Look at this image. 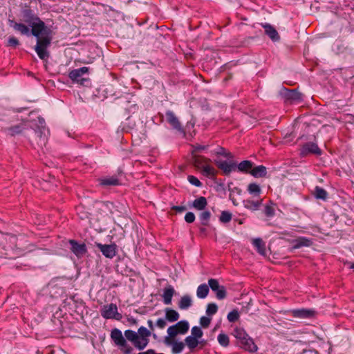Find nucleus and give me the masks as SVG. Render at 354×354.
<instances>
[{"label": "nucleus", "mask_w": 354, "mask_h": 354, "mask_svg": "<svg viewBox=\"0 0 354 354\" xmlns=\"http://www.w3.org/2000/svg\"><path fill=\"white\" fill-rule=\"evenodd\" d=\"M71 248V251L78 257H83L86 252V247L84 243H78L74 240H70L69 241Z\"/></svg>", "instance_id": "10"}, {"label": "nucleus", "mask_w": 354, "mask_h": 354, "mask_svg": "<svg viewBox=\"0 0 354 354\" xmlns=\"http://www.w3.org/2000/svg\"><path fill=\"white\" fill-rule=\"evenodd\" d=\"M164 342L167 346H171L172 353L178 354L183 351L185 344L182 342H176L174 339L170 337H165Z\"/></svg>", "instance_id": "11"}, {"label": "nucleus", "mask_w": 354, "mask_h": 354, "mask_svg": "<svg viewBox=\"0 0 354 354\" xmlns=\"http://www.w3.org/2000/svg\"><path fill=\"white\" fill-rule=\"evenodd\" d=\"M101 315L105 319H115L120 320L122 318V315L118 311V307L116 304H110L104 305L101 309Z\"/></svg>", "instance_id": "4"}, {"label": "nucleus", "mask_w": 354, "mask_h": 354, "mask_svg": "<svg viewBox=\"0 0 354 354\" xmlns=\"http://www.w3.org/2000/svg\"><path fill=\"white\" fill-rule=\"evenodd\" d=\"M261 204V200L260 201H253V200H247L245 201V207L255 211L259 209V206Z\"/></svg>", "instance_id": "32"}, {"label": "nucleus", "mask_w": 354, "mask_h": 354, "mask_svg": "<svg viewBox=\"0 0 354 354\" xmlns=\"http://www.w3.org/2000/svg\"><path fill=\"white\" fill-rule=\"evenodd\" d=\"M207 200L205 197L201 196L195 199L193 202V206L198 210H203L207 206Z\"/></svg>", "instance_id": "29"}, {"label": "nucleus", "mask_w": 354, "mask_h": 354, "mask_svg": "<svg viewBox=\"0 0 354 354\" xmlns=\"http://www.w3.org/2000/svg\"><path fill=\"white\" fill-rule=\"evenodd\" d=\"M96 246L100 249L104 256L106 258L112 259L116 254V245L115 244H102L96 243Z\"/></svg>", "instance_id": "8"}, {"label": "nucleus", "mask_w": 354, "mask_h": 354, "mask_svg": "<svg viewBox=\"0 0 354 354\" xmlns=\"http://www.w3.org/2000/svg\"><path fill=\"white\" fill-rule=\"evenodd\" d=\"M291 315L297 318H310L314 316L315 311L312 310H308V309H296L291 311Z\"/></svg>", "instance_id": "16"}, {"label": "nucleus", "mask_w": 354, "mask_h": 354, "mask_svg": "<svg viewBox=\"0 0 354 354\" xmlns=\"http://www.w3.org/2000/svg\"><path fill=\"white\" fill-rule=\"evenodd\" d=\"M209 293V286L205 284H201L197 288L196 295L200 299L205 298Z\"/></svg>", "instance_id": "30"}, {"label": "nucleus", "mask_w": 354, "mask_h": 354, "mask_svg": "<svg viewBox=\"0 0 354 354\" xmlns=\"http://www.w3.org/2000/svg\"><path fill=\"white\" fill-rule=\"evenodd\" d=\"M156 326L160 328H164L166 326V322L164 319L160 318L156 322Z\"/></svg>", "instance_id": "52"}, {"label": "nucleus", "mask_w": 354, "mask_h": 354, "mask_svg": "<svg viewBox=\"0 0 354 354\" xmlns=\"http://www.w3.org/2000/svg\"><path fill=\"white\" fill-rule=\"evenodd\" d=\"M233 335L234 336L238 339L239 340V342L242 340V339H244L245 337H246L247 336H248V334H246V333L245 332L244 330L241 329V328H236L234 330V332H233Z\"/></svg>", "instance_id": "37"}, {"label": "nucleus", "mask_w": 354, "mask_h": 354, "mask_svg": "<svg viewBox=\"0 0 354 354\" xmlns=\"http://www.w3.org/2000/svg\"><path fill=\"white\" fill-rule=\"evenodd\" d=\"M187 178H188L189 182L192 185H195L196 187H201V183L200 182V180L196 177H195L194 176H189Z\"/></svg>", "instance_id": "47"}, {"label": "nucleus", "mask_w": 354, "mask_h": 354, "mask_svg": "<svg viewBox=\"0 0 354 354\" xmlns=\"http://www.w3.org/2000/svg\"><path fill=\"white\" fill-rule=\"evenodd\" d=\"M185 220L187 223H192L195 220V215L192 212H187L185 214Z\"/></svg>", "instance_id": "48"}, {"label": "nucleus", "mask_w": 354, "mask_h": 354, "mask_svg": "<svg viewBox=\"0 0 354 354\" xmlns=\"http://www.w3.org/2000/svg\"><path fill=\"white\" fill-rule=\"evenodd\" d=\"M166 120L168 123L172 127L173 129L183 132V128L180 121L178 118L176 116L174 113L171 111H167L165 113Z\"/></svg>", "instance_id": "9"}, {"label": "nucleus", "mask_w": 354, "mask_h": 354, "mask_svg": "<svg viewBox=\"0 0 354 354\" xmlns=\"http://www.w3.org/2000/svg\"><path fill=\"white\" fill-rule=\"evenodd\" d=\"M217 310H218V306H216V304H215L214 303L209 304L207 306L206 314L208 316H212V315L216 314Z\"/></svg>", "instance_id": "43"}, {"label": "nucleus", "mask_w": 354, "mask_h": 354, "mask_svg": "<svg viewBox=\"0 0 354 354\" xmlns=\"http://www.w3.org/2000/svg\"><path fill=\"white\" fill-rule=\"evenodd\" d=\"M216 155H220L223 157L227 158L229 159L233 158L234 156L229 151H227L223 147H219L216 151Z\"/></svg>", "instance_id": "39"}, {"label": "nucleus", "mask_w": 354, "mask_h": 354, "mask_svg": "<svg viewBox=\"0 0 354 354\" xmlns=\"http://www.w3.org/2000/svg\"><path fill=\"white\" fill-rule=\"evenodd\" d=\"M138 331L135 332L132 330H127L124 331L125 338L131 342L133 345L135 344L136 340L138 338Z\"/></svg>", "instance_id": "33"}, {"label": "nucleus", "mask_w": 354, "mask_h": 354, "mask_svg": "<svg viewBox=\"0 0 354 354\" xmlns=\"http://www.w3.org/2000/svg\"><path fill=\"white\" fill-rule=\"evenodd\" d=\"M88 71L89 68L88 67L84 66L77 69L72 70L69 73L68 76L73 82H80L81 84H83V81L85 80V79L82 78V76L88 73Z\"/></svg>", "instance_id": "7"}, {"label": "nucleus", "mask_w": 354, "mask_h": 354, "mask_svg": "<svg viewBox=\"0 0 354 354\" xmlns=\"http://www.w3.org/2000/svg\"><path fill=\"white\" fill-rule=\"evenodd\" d=\"M286 95L292 102H299L302 100L301 94L295 90H288Z\"/></svg>", "instance_id": "23"}, {"label": "nucleus", "mask_w": 354, "mask_h": 354, "mask_svg": "<svg viewBox=\"0 0 354 354\" xmlns=\"http://www.w3.org/2000/svg\"><path fill=\"white\" fill-rule=\"evenodd\" d=\"M148 325H149V327L153 330V322L151 320H149L148 321Z\"/></svg>", "instance_id": "57"}, {"label": "nucleus", "mask_w": 354, "mask_h": 354, "mask_svg": "<svg viewBox=\"0 0 354 354\" xmlns=\"http://www.w3.org/2000/svg\"><path fill=\"white\" fill-rule=\"evenodd\" d=\"M9 131L10 132V134L14 136L15 134L21 133L22 131V129L19 126H15L10 128Z\"/></svg>", "instance_id": "49"}, {"label": "nucleus", "mask_w": 354, "mask_h": 354, "mask_svg": "<svg viewBox=\"0 0 354 354\" xmlns=\"http://www.w3.org/2000/svg\"><path fill=\"white\" fill-rule=\"evenodd\" d=\"M0 247L6 250L5 253L1 252V256H4L5 258L9 259L15 258V257L12 254L13 247L11 245L6 246L8 248H6V246L3 245V243H0Z\"/></svg>", "instance_id": "34"}, {"label": "nucleus", "mask_w": 354, "mask_h": 354, "mask_svg": "<svg viewBox=\"0 0 354 354\" xmlns=\"http://www.w3.org/2000/svg\"><path fill=\"white\" fill-rule=\"evenodd\" d=\"M203 335V332L198 326H194L191 330V336L197 339H201Z\"/></svg>", "instance_id": "41"}, {"label": "nucleus", "mask_w": 354, "mask_h": 354, "mask_svg": "<svg viewBox=\"0 0 354 354\" xmlns=\"http://www.w3.org/2000/svg\"><path fill=\"white\" fill-rule=\"evenodd\" d=\"M174 292L175 290L171 286H168L164 289L162 298L165 304L169 305L171 304V300Z\"/></svg>", "instance_id": "19"}, {"label": "nucleus", "mask_w": 354, "mask_h": 354, "mask_svg": "<svg viewBox=\"0 0 354 354\" xmlns=\"http://www.w3.org/2000/svg\"><path fill=\"white\" fill-rule=\"evenodd\" d=\"M218 342L219 344L223 347H227L229 345L230 339L229 337L224 333H221L218 336Z\"/></svg>", "instance_id": "36"}, {"label": "nucleus", "mask_w": 354, "mask_h": 354, "mask_svg": "<svg viewBox=\"0 0 354 354\" xmlns=\"http://www.w3.org/2000/svg\"><path fill=\"white\" fill-rule=\"evenodd\" d=\"M198 342H199L198 345H200L201 347H203V346H205L207 344V341L205 340V339H198Z\"/></svg>", "instance_id": "55"}, {"label": "nucleus", "mask_w": 354, "mask_h": 354, "mask_svg": "<svg viewBox=\"0 0 354 354\" xmlns=\"http://www.w3.org/2000/svg\"><path fill=\"white\" fill-rule=\"evenodd\" d=\"M239 318V313L236 310H233L232 311L230 312L227 315V319L230 322H234L237 321Z\"/></svg>", "instance_id": "44"}, {"label": "nucleus", "mask_w": 354, "mask_h": 354, "mask_svg": "<svg viewBox=\"0 0 354 354\" xmlns=\"http://www.w3.org/2000/svg\"><path fill=\"white\" fill-rule=\"evenodd\" d=\"M264 212L267 216H272L274 214V209L269 205L266 206Z\"/></svg>", "instance_id": "51"}, {"label": "nucleus", "mask_w": 354, "mask_h": 354, "mask_svg": "<svg viewBox=\"0 0 354 354\" xmlns=\"http://www.w3.org/2000/svg\"><path fill=\"white\" fill-rule=\"evenodd\" d=\"M44 123V120L42 119V120H40V124L41 125H43V124Z\"/></svg>", "instance_id": "59"}, {"label": "nucleus", "mask_w": 354, "mask_h": 354, "mask_svg": "<svg viewBox=\"0 0 354 354\" xmlns=\"http://www.w3.org/2000/svg\"><path fill=\"white\" fill-rule=\"evenodd\" d=\"M254 246L257 248L258 252L261 255H266V245L262 239L257 238L252 241Z\"/></svg>", "instance_id": "25"}, {"label": "nucleus", "mask_w": 354, "mask_h": 354, "mask_svg": "<svg viewBox=\"0 0 354 354\" xmlns=\"http://www.w3.org/2000/svg\"><path fill=\"white\" fill-rule=\"evenodd\" d=\"M322 153L321 149L318 147L317 145L313 142H308L305 144L302 149L301 153L306 156L308 153H314L320 155Z\"/></svg>", "instance_id": "12"}, {"label": "nucleus", "mask_w": 354, "mask_h": 354, "mask_svg": "<svg viewBox=\"0 0 354 354\" xmlns=\"http://www.w3.org/2000/svg\"><path fill=\"white\" fill-rule=\"evenodd\" d=\"M351 268L354 269V263L351 266Z\"/></svg>", "instance_id": "60"}, {"label": "nucleus", "mask_w": 354, "mask_h": 354, "mask_svg": "<svg viewBox=\"0 0 354 354\" xmlns=\"http://www.w3.org/2000/svg\"><path fill=\"white\" fill-rule=\"evenodd\" d=\"M18 44H19V41L17 38H15L14 37H9L8 41V46L15 47Z\"/></svg>", "instance_id": "50"}, {"label": "nucleus", "mask_w": 354, "mask_h": 354, "mask_svg": "<svg viewBox=\"0 0 354 354\" xmlns=\"http://www.w3.org/2000/svg\"><path fill=\"white\" fill-rule=\"evenodd\" d=\"M211 213L209 211H203L200 214V220L202 225H207L208 221L210 218Z\"/></svg>", "instance_id": "38"}, {"label": "nucleus", "mask_w": 354, "mask_h": 354, "mask_svg": "<svg viewBox=\"0 0 354 354\" xmlns=\"http://www.w3.org/2000/svg\"><path fill=\"white\" fill-rule=\"evenodd\" d=\"M208 286L212 291L216 292V297L218 299H223L226 296L225 289L223 286H221L218 280L215 279H210L208 280Z\"/></svg>", "instance_id": "6"}, {"label": "nucleus", "mask_w": 354, "mask_h": 354, "mask_svg": "<svg viewBox=\"0 0 354 354\" xmlns=\"http://www.w3.org/2000/svg\"><path fill=\"white\" fill-rule=\"evenodd\" d=\"M102 185H119L118 179L115 176L106 177L100 180Z\"/></svg>", "instance_id": "31"}, {"label": "nucleus", "mask_w": 354, "mask_h": 354, "mask_svg": "<svg viewBox=\"0 0 354 354\" xmlns=\"http://www.w3.org/2000/svg\"><path fill=\"white\" fill-rule=\"evenodd\" d=\"M248 191L250 194L258 196L261 193L259 185L256 183H250L248 187Z\"/></svg>", "instance_id": "35"}, {"label": "nucleus", "mask_w": 354, "mask_h": 354, "mask_svg": "<svg viewBox=\"0 0 354 354\" xmlns=\"http://www.w3.org/2000/svg\"><path fill=\"white\" fill-rule=\"evenodd\" d=\"M185 342L190 351L195 349L199 344L198 339L191 335L185 339Z\"/></svg>", "instance_id": "28"}, {"label": "nucleus", "mask_w": 354, "mask_h": 354, "mask_svg": "<svg viewBox=\"0 0 354 354\" xmlns=\"http://www.w3.org/2000/svg\"><path fill=\"white\" fill-rule=\"evenodd\" d=\"M194 147V149L193 150V153L195 152L199 151L201 150H205L207 148L206 146L200 145H196Z\"/></svg>", "instance_id": "53"}, {"label": "nucleus", "mask_w": 354, "mask_h": 354, "mask_svg": "<svg viewBox=\"0 0 354 354\" xmlns=\"http://www.w3.org/2000/svg\"><path fill=\"white\" fill-rule=\"evenodd\" d=\"M174 209H176L178 212H182V211H184L185 209V207L176 206V207H174Z\"/></svg>", "instance_id": "56"}, {"label": "nucleus", "mask_w": 354, "mask_h": 354, "mask_svg": "<svg viewBox=\"0 0 354 354\" xmlns=\"http://www.w3.org/2000/svg\"><path fill=\"white\" fill-rule=\"evenodd\" d=\"M193 161L194 166L199 170L209 163L212 162V160L209 158L197 155H194Z\"/></svg>", "instance_id": "18"}, {"label": "nucleus", "mask_w": 354, "mask_h": 354, "mask_svg": "<svg viewBox=\"0 0 354 354\" xmlns=\"http://www.w3.org/2000/svg\"><path fill=\"white\" fill-rule=\"evenodd\" d=\"M189 327V323L187 321H180L167 328L168 335L165 337L174 339L178 335H184L188 331Z\"/></svg>", "instance_id": "2"}, {"label": "nucleus", "mask_w": 354, "mask_h": 354, "mask_svg": "<svg viewBox=\"0 0 354 354\" xmlns=\"http://www.w3.org/2000/svg\"><path fill=\"white\" fill-rule=\"evenodd\" d=\"M23 18L24 22L31 26L32 35L37 38L35 50L38 57L42 60L48 59L49 52L47 49L52 41L51 30L31 10H25L23 14Z\"/></svg>", "instance_id": "1"}, {"label": "nucleus", "mask_w": 354, "mask_h": 354, "mask_svg": "<svg viewBox=\"0 0 354 354\" xmlns=\"http://www.w3.org/2000/svg\"><path fill=\"white\" fill-rule=\"evenodd\" d=\"M111 337L113 340L114 343L120 346L124 347L127 345L125 338L123 337L122 332L117 328L113 329L111 331Z\"/></svg>", "instance_id": "14"}, {"label": "nucleus", "mask_w": 354, "mask_h": 354, "mask_svg": "<svg viewBox=\"0 0 354 354\" xmlns=\"http://www.w3.org/2000/svg\"><path fill=\"white\" fill-rule=\"evenodd\" d=\"M211 320H212V319L210 317L203 316V317H201V319H200V324L203 328H207L211 323Z\"/></svg>", "instance_id": "46"}, {"label": "nucleus", "mask_w": 354, "mask_h": 354, "mask_svg": "<svg viewBox=\"0 0 354 354\" xmlns=\"http://www.w3.org/2000/svg\"><path fill=\"white\" fill-rule=\"evenodd\" d=\"M11 23L12 24V28L15 30L19 32L21 35H30V29L25 24H21V23L13 22V21H11Z\"/></svg>", "instance_id": "22"}, {"label": "nucleus", "mask_w": 354, "mask_h": 354, "mask_svg": "<svg viewBox=\"0 0 354 354\" xmlns=\"http://www.w3.org/2000/svg\"><path fill=\"white\" fill-rule=\"evenodd\" d=\"M241 346L246 351L250 352H255L257 351V346L254 344L253 339L247 336L240 342Z\"/></svg>", "instance_id": "17"}, {"label": "nucleus", "mask_w": 354, "mask_h": 354, "mask_svg": "<svg viewBox=\"0 0 354 354\" xmlns=\"http://www.w3.org/2000/svg\"><path fill=\"white\" fill-rule=\"evenodd\" d=\"M151 332L145 327L141 326L138 328V338L136 340L134 346L138 350H143L149 342V337Z\"/></svg>", "instance_id": "3"}, {"label": "nucleus", "mask_w": 354, "mask_h": 354, "mask_svg": "<svg viewBox=\"0 0 354 354\" xmlns=\"http://www.w3.org/2000/svg\"><path fill=\"white\" fill-rule=\"evenodd\" d=\"M214 163L225 175H229L236 169V163L232 160L226 161L216 159L214 160Z\"/></svg>", "instance_id": "5"}, {"label": "nucleus", "mask_w": 354, "mask_h": 354, "mask_svg": "<svg viewBox=\"0 0 354 354\" xmlns=\"http://www.w3.org/2000/svg\"><path fill=\"white\" fill-rule=\"evenodd\" d=\"M138 354H155V351L153 349H149L145 352H140Z\"/></svg>", "instance_id": "54"}, {"label": "nucleus", "mask_w": 354, "mask_h": 354, "mask_svg": "<svg viewBox=\"0 0 354 354\" xmlns=\"http://www.w3.org/2000/svg\"><path fill=\"white\" fill-rule=\"evenodd\" d=\"M315 196L317 198L325 200L327 197V192L323 188L319 187H316Z\"/></svg>", "instance_id": "40"}, {"label": "nucleus", "mask_w": 354, "mask_h": 354, "mask_svg": "<svg viewBox=\"0 0 354 354\" xmlns=\"http://www.w3.org/2000/svg\"><path fill=\"white\" fill-rule=\"evenodd\" d=\"M250 173L255 178L263 177L266 174V168L263 165H259L252 168Z\"/></svg>", "instance_id": "24"}, {"label": "nucleus", "mask_w": 354, "mask_h": 354, "mask_svg": "<svg viewBox=\"0 0 354 354\" xmlns=\"http://www.w3.org/2000/svg\"><path fill=\"white\" fill-rule=\"evenodd\" d=\"M232 219V214L227 211H223L221 214L219 220L221 222L226 223H229Z\"/></svg>", "instance_id": "42"}, {"label": "nucleus", "mask_w": 354, "mask_h": 354, "mask_svg": "<svg viewBox=\"0 0 354 354\" xmlns=\"http://www.w3.org/2000/svg\"><path fill=\"white\" fill-rule=\"evenodd\" d=\"M200 171L203 176L209 178L215 177L217 174L216 169L211 165V163H209L201 168Z\"/></svg>", "instance_id": "20"}, {"label": "nucleus", "mask_w": 354, "mask_h": 354, "mask_svg": "<svg viewBox=\"0 0 354 354\" xmlns=\"http://www.w3.org/2000/svg\"><path fill=\"white\" fill-rule=\"evenodd\" d=\"M2 239L6 241H9L10 243L14 244L16 242L17 238L15 236L5 235L0 233V239Z\"/></svg>", "instance_id": "45"}, {"label": "nucleus", "mask_w": 354, "mask_h": 354, "mask_svg": "<svg viewBox=\"0 0 354 354\" xmlns=\"http://www.w3.org/2000/svg\"><path fill=\"white\" fill-rule=\"evenodd\" d=\"M165 317L167 320H168L170 322H174L177 321L179 317V313L173 309L171 308H166L165 310Z\"/></svg>", "instance_id": "26"}, {"label": "nucleus", "mask_w": 354, "mask_h": 354, "mask_svg": "<svg viewBox=\"0 0 354 354\" xmlns=\"http://www.w3.org/2000/svg\"><path fill=\"white\" fill-rule=\"evenodd\" d=\"M192 305V299L189 295H183L179 302L178 308L181 310H187Z\"/></svg>", "instance_id": "21"}, {"label": "nucleus", "mask_w": 354, "mask_h": 354, "mask_svg": "<svg viewBox=\"0 0 354 354\" xmlns=\"http://www.w3.org/2000/svg\"><path fill=\"white\" fill-rule=\"evenodd\" d=\"M252 168V163L250 160H243L238 165H236V169L241 172H248L250 171Z\"/></svg>", "instance_id": "27"}, {"label": "nucleus", "mask_w": 354, "mask_h": 354, "mask_svg": "<svg viewBox=\"0 0 354 354\" xmlns=\"http://www.w3.org/2000/svg\"><path fill=\"white\" fill-rule=\"evenodd\" d=\"M262 27L265 30V33L273 41H278L280 39V36L276 29L269 24H262Z\"/></svg>", "instance_id": "13"}, {"label": "nucleus", "mask_w": 354, "mask_h": 354, "mask_svg": "<svg viewBox=\"0 0 354 354\" xmlns=\"http://www.w3.org/2000/svg\"><path fill=\"white\" fill-rule=\"evenodd\" d=\"M132 349L131 348H129V349H127L126 351H125V353L127 354H129L131 352Z\"/></svg>", "instance_id": "58"}, {"label": "nucleus", "mask_w": 354, "mask_h": 354, "mask_svg": "<svg viewBox=\"0 0 354 354\" xmlns=\"http://www.w3.org/2000/svg\"><path fill=\"white\" fill-rule=\"evenodd\" d=\"M313 242L310 239L300 236L291 241L292 249H298L302 247H309L312 245Z\"/></svg>", "instance_id": "15"}]
</instances>
